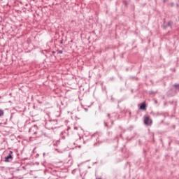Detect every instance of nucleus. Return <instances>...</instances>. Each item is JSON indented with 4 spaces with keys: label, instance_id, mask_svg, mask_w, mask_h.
<instances>
[{
    "label": "nucleus",
    "instance_id": "nucleus-1",
    "mask_svg": "<svg viewBox=\"0 0 179 179\" xmlns=\"http://www.w3.org/2000/svg\"><path fill=\"white\" fill-rule=\"evenodd\" d=\"M12 160H13V152L9 151V154L5 157L4 162H6V163H9L10 162H12Z\"/></svg>",
    "mask_w": 179,
    "mask_h": 179
},
{
    "label": "nucleus",
    "instance_id": "nucleus-2",
    "mask_svg": "<svg viewBox=\"0 0 179 179\" xmlns=\"http://www.w3.org/2000/svg\"><path fill=\"white\" fill-rule=\"evenodd\" d=\"M144 124L145 125L150 126L153 124V121L150 119V116L148 115L144 117Z\"/></svg>",
    "mask_w": 179,
    "mask_h": 179
},
{
    "label": "nucleus",
    "instance_id": "nucleus-3",
    "mask_svg": "<svg viewBox=\"0 0 179 179\" xmlns=\"http://www.w3.org/2000/svg\"><path fill=\"white\" fill-rule=\"evenodd\" d=\"M37 129H38V127L37 125H34L32 127H31L29 129V134H33L34 135H37Z\"/></svg>",
    "mask_w": 179,
    "mask_h": 179
},
{
    "label": "nucleus",
    "instance_id": "nucleus-4",
    "mask_svg": "<svg viewBox=\"0 0 179 179\" xmlns=\"http://www.w3.org/2000/svg\"><path fill=\"white\" fill-rule=\"evenodd\" d=\"M140 110H146V103L143 102V103L140 106Z\"/></svg>",
    "mask_w": 179,
    "mask_h": 179
},
{
    "label": "nucleus",
    "instance_id": "nucleus-5",
    "mask_svg": "<svg viewBox=\"0 0 179 179\" xmlns=\"http://www.w3.org/2000/svg\"><path fill=\"white\" fill-rule=\"evenodd\" d=\"M5 115V110L0 109V117H3Z\"/></svg>",
    "mask_w": 179,
    "mask_h": 179
},
{
    "label": "nucleus",
    "instance_id": "nucleus-6",
    "mask_svg": "<svg viewBox=\"0 0 179 179\" xmlns=\"http://www.w3.org/2000/svg\"><path fill=\"white\" fill-rule=\"evenodd\" d=\"M173 24V22H171V21H169L167 24L166 26H168L169 27H171V25Z\"/></svg>",
    "mask_w": 179,
    "mask_h": 179
},
{
    "label": "nucleus",
    "instance_id": "nucleus-7",
    "mask_svg": "<svg viewBox=\"0 0 179 179\" xmlns=\"http://www.w3.org/2000/svg\"><path fill=\"white\" fill-rule=\"evenodd\" d=\"M173 87H175V89L179 90V83L178 84H174Z\"/></svg>",
    "mask_w": 179,
    "mask_h": 179
},
{
    "label": "nucleus",
    "instance_id": "nucleus-8",
    "mask_svg": "<svg viewBox=\"0 0 179 179\" xmlns=\"http://www.w3.org/2000/svg\"><path fill=\"white\" fill-rule=\"evenodd\" d=\"M57 54H62V50H57Z\"/></svg>",
    "mask_w": 179,
    "mask_h": 179
},
{
    "label": "nucleus",
    "instance_id": "nucleus-9",
    "mask_svg": "<svg viewBox=\"0 0 179 179\" xmlns=\"http://www.w3.org/2000/svg\"><path fill=\"white\" fill-rule=\"evenodd\" d=\"M167 1H169V0H163L164 3L167 2Z\"/></svg>",
    "mask_w": 179,
    "mask_h": 179
},
{
    "label": "nucleus",
    "instance_id": "nucleus-10",
    "mask_svg": "<svg viewBox=\"0 0 179 179\" xmlns=\"http://www.w3.org/2000/svg\"><path fill=\"white\" fill-rule=\"evenodd\" d=\"M171 6H174V3H171Z\"/></svg>",
    "mask_w": 179,
    "mask_h": 179
},
{
    "label": "nucleus",
    "instance_id": "nucleus-11",
    "mask_svg": "<svg viewBox=\"0 0 179 179\" xmlns=\"http://www.w3.org/2000/svg\"><path fill=\"white\" fill-rule=\"evenodd\" d=\"M56 145H59V141H57V142L56 143Z\"/></svg>",
    "mask_w": 179,
    "mask_h": 179
},
{
    "label": "nucleus",
    "instance_id": "nucleus-12",
    "mask_svg": "<svg viewBox=\"0 0 179 179\" xmlns=\"http://www.w3.org/2000/svg\"><path fill=\"white\" fill-rule=\"evenodd\" d=\"M50 179H58L57 178H50Z\"/></svg>",
    "mask_w": 179,
    "mask_h": 179
},
{
    "label": "nucleus",
    "instance_id": "nucleus-13",
    "mask_svg": "<svg viewBox=\"0 0 179 179\" xmlns=\"http://www.w3.org/2000/svg\"><path fill=\"white\" fill-rule=\"evenodd\" d=\"M107 115H108V118H110V114H109V113H108Z\"/></svg>",
    "mask_w": 179,
    "mask_h": 179
},
{
    "label": "nucleus",
    "instance_id": "nucleus-14",
    "mask_svg": "<svg viewBox=\"0 0 179 179\" xmlns=\"http://www.w3.org/2000/svg\"><path fill=\"white\" fill-rule=\"evenodd\" d=\"M72 174H75V171H72Z\"/></svg>",
    "mask_w": 179,
    "mask_h": 179
},
{
    "label": "nucleus",
    "instance_id": "nucleus-15",
    "mask_svg": "<svg viewBox=\"0 0 179 179\" xmlns=\"http://www.w3.org/2000/svg\"><path fill=\"white\" fill-rule=\"evenodd\" d=\"M85 111H87L88 109L85 108Z\"/></svg>",
    "mask_w": 179,
    "mask_h": 179
},
{
    "label": "nucleus",
    "instance_id": "nucleus-16",
    "mask_svg": "<svg viewBox=\"0 0 179 179\" xmlns=\"http://www.w3.org/2000/svg\"><path fill=\"white\" fill-rule=\"evenodd\" d=\"M71 129L69 127L68 129H67V131H69Z\"/></svg>",
    "mask_w": 179,
    "mask_h": 179
},
{
    "label": "nucleus",
    "instance_id": "nucleus-17",
    "mask_svg": "<svg viewBox=\"0 0 179 179\" xmlns=\"http://www.w3.org/2000/svg\"><path fill=\"white\" fill-rule=\"evenodd\" d=\"M74 129H78V127H74Z\"/></svg>",
    "mask_w": 179,
    "mask_h": 179
},
{
    "label": "nucleus",
    "instance_id": "nucleus-18",
    "mask_svg": "<svg viewBox=\"0 0 179 179\" xmlns=\"http://www.w3.org/2000/svg\"><path fill=\"white\" fill-rule=\"evenodd\" d=\"M55 52H52V54H55Z\"/></svg>",
    "mask_w": 179,
    "mask_h": 179
},
{
    "label": "nucleus",
    "instance_id": "nucleus-19",
    "mask_svg": "<svg viewBox=\"0 0 179 179\" xmlns=\"http://www.w3.org/2000/svg\"><path fill=\"white\" fill-rule=\"evenodd\" d=\"M61 44H62V41H61Z\"/></svg>",
    "mask_w": 179,
    "mask_h": 179
},
{
    "label": "nucleus",
    "instance_id": "nucleus-20",
    "mask_svg": "<svg viewBox=\"0 0 179 179\" xmlns=\"http://www.w3.org/2000/svg\"><path fill=\"white\" fill-rule=\"evenodd\" d=\"M55 150H58V149L56 148Z\"/></svg>",
    "mask_w": 179,
    "mask_h": 179
},
{
    "label": "nucleus",
    "instance_id": "nucleus-21",
    "mask_svg": "<svg viewBox=\"0 0 179 179\" xmlns=\"http://www.w3.org/2000/svg\"><path fill=\"white\" fill-rule=\"evenodd\" d=\"M177 6H178V4H177Z\"/></svg>",
    "mask_w": 179,
    "mask_h": 179
}]
</instances>
